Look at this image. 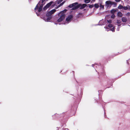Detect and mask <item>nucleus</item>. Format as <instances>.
I'll list each match as a JSON object with an SVG mask.
<instances>
[{"label":"nucleus","mask_w":130,"mask_h":130,"mask_svg":"<svg viewBox=\"0 0 130 130\" xmlns=\"http://www.w3.org/2000/svg\"><path fill=\"white\" fill-rule=\"evenodd\" d=\"M108 26L109 27L111 28L113 27V25L111 24H108Z\"/></svg>","instance_id":"f3484780"},{"label":"nucleus","mask_w":130,"mask_h":130,"mask_svg":"<svg viewBox=\"0 0 130 130\" xmlns=\"http://www.w3.org/2000/svg\"><path fill=\"white\" fill-rule=\"evenodd\" d=\"M62 1V0H61V1H56L55 2V4H59V3H60L61 2V1Z\"/></svg>","instance_id":"4468645a"},{"label":"nucleus","mask_w":130,"mask_h":130,"mask_svg":"<svg viewBox=\"0 0 130 130\" xmlns=\"http://www.w3.org/2000/svg\"><path fill=\"white\" fill-rule=\"evenodd\" d=\"M89 5V7L90 8H92L94 6V5H90L88 4V5Z\"/></svg>","instance_id":"aec40b11"},{"label":"nucleus","mask_w":130,"mask_h":130,"mask_svg":"<svg viewBox=\"0 0 130 130\" xmlns=\"http://www.w3.org/2000/svg\"><path fill=\"white\" fill-rule=\"evenodd\" d=\"M122 21L123 22H125L127 21V19L125 17H123L122 18Z\"/></svg>","instance_id":"9d476101"},{"label":"nucleus","mask_w":130,"mask_h":130,"mask_svg":"<svg viewBox=\"0 0 130 130\" xmlns=\"http://www.w3.org/2000/svg\"><path fill=\"white\" fill-rule=\"evenodd\" d=\"M121 22L120 20H117V23L118 24H120V23Z\"/></svg>","instance_id":"a878e982"},{"label":"nucleus","mask_w":130,"mask_h":130,"mask_svg":"<svg viewBox=\"0 0 130 130\" xmlns=\"http://www.w3.org/2000/svg\"><path fill=\"white\" fill-rule=\"evenodd\" d=\"M77 6L78 7V8L80 7V8L81 9H83L87 5L86 4H80L78 5L77 4Z\"/></svg>","instance_id":"0eeeda50"},{"label":"nucleus","mask_w":130,"mask_h":130,"mask_svg":"<svg viewBox=\"0 0 130 130\" xmlns=\"http://www.w3.org/2000/svg\"><path fill=\"white\" fill-rule=\"evenodd\" d=\"M116 11V10L115 9H113L111 10L110 11L111 13L113 14H114V13Z\"/></svg>","instance_id":"ddd939ff"},{"label":"nucleus","mask_w":130,"mask_h":130,"mask_svg":"<svg viewBox=\"0 0 130 130\" xmlns=\"http://www.w3.org/2000/svg\"><path fill=\"white\" fill-rule=\"evenodd\" d=\"M118 28L117 29V31H118L119 30V28H120V27H121V25L120 24L119 25H118Z\"/></svg>","instance_id":"412c9836"},{"label":"nucleus","mask_w":130,"mask_h":130,"mask_svg":"<svg viewBox=\"0 0 130 130\" xmlns=\"http://www.w3.org/2000/svg\"><path fill=\"white\" fill-rule=\"evenodd\" d=\"M107 21L108 23L109 24H111L112 22V21L111 20H107Z\"/></svg>","instance_id":"a211bd4d"},{"label":"nucleus","mask_w":130,"mask_h":130,"mask_svg":"<svg viewBox=\"0 0 130 130\" xmlns=\"http://www.w3.org/2000/svg\"><path fill=\"white\" fill-rule=\"evenodd\" d=\"M73 17L72 15H69L66 19V21L64 22V23H62V24H68L70 22L73 18Z\"/></svg>","instance_id":"20e7f679"},{"label":"nucleus","mask_w":130,"mask_h":130,"mask_svg":"<svg viewBox=\"0 0 130 130\" xmlns=\"http://www.w3.org/2000/svg\"><path fill=\"white\" fill-rule=\"evenodd\" d=\"M48 0H41L39 3L37 4L35 9V11L37 14L38 16L39 15V13L38 12H40L42 10V7L45 4V2Z\"/></svg>","instance_id":"f257e3e1"},{"label":"nucleus","mask_w":130,"mask_h":130,"mask_svg":"<svg viewBox=\"0 0 130 130\" xmlns=\"http://www.w3.org/2000/svg\"><path fill=\"white\" fill-rule=\"evenodd\" d=\"M56 11L55 9L52 10L51 11L48 12L46 14V15L44 17H41L45 22H50L52 18L51 15Z\"/></svg>","instance_id":"7ed1b4c3"},{"label":"nucleus","mask_w":130,"mask_h":130,"mask_svg":"<svg viewBox=\"0 0 130 130\" xmlns=\"http://www.w3.org/2000/svg\"><path fill=\"white\" fill-rule=\"evenodd\" d=\"M85 2L86 3H88L90 2V0H85Z\"/></svg>","instance_id":"2eb2a0df"},{"label":"nucleus","mask_w":130,"mask_h":130,"mask_svg":"<svg viewBox=\"0 0 130 130\" xmlns=\"http://www.w3.org/2000/svg\"><path fill=\"white\" fill-rule=\"evenodd\" d=\"M67 11L66 10H64L63 11H62L58 14V17L57 20V22L61 23H59V24H62V23H64L63 20L65 19V12Z\"/></svg>","instance_id":"f03ea898"},{"label":"nucleus","mask_w":130,"mask_h":130,"mask_svg":"<svg viewBox=\"0 0 130 130\" xmlns=\"http://www.w3.org/2000/svg\"><path fill=\"white\" fill-rule=\"evenodd\" d=\"M118 8L119 9H123V6L121 5H120L118 6Z\"/></svg>","instance_id":"dca6fc26"},{"label":"nucleus","mask_w":130,"mask_h":130,"mask_svg":"<svg viewBox=\"0 0 130 130\" xmlns=\"http://www.w3.org/2000/svg\"><path fill=\"white\" fill-rule=\"evenodd\" d=\"M123 9L124 10H130V7L129 6L127 5L126 6L123 7Z\"/></svg>","instance_id":"1a4fd4ad"},{"label":"nucleus","mask_w":130,"mask_h":130,"mask_svg":"<svg viewBox=\"0 0 130 130\" xmlns=\"http://www.w3.org/2000/svg\"><path fill=\"white\" fill-rule=\"evenodd\" d=\"M53 3V2H51L49 3H48L44 7V10H46L47 8H48L52 4V3Z\"/></svg>","instance_id":"6e6552de"},{"label":"nucleus","mask_w":130,"mask_h":130,"mask_svg":"<svg viewBox=\"0 0 130 130\" xmlns=\"http://www.w3.org/2000/svg\"><path fill=\"white\" fill-rule=\"evenodd\" d=\"M118 15L121 17L122 16V14L121 12H119L118 13Z\"/></svg>","instance_id":"9b49d317"},{"label":"nucleus","mask_w":130,"mask_h":130,"mask_svg":"<svg viewBox=\"0 0 130 130\" xmlns=\"http://www.w3.org/2000/svg\"><path fill=\"white\" fill-rule=\"evenodd\" d=\"M104 28H106V30L107 31H108L109 30V29L106 26Z\"/></svg>","instance_id":"5701e85b"},{"label":"nucleus","mask_w":130,"mask_h":130,"mask_svg":"<svg viewBox=\"0 0 130 130\" xmlns=\"http://www.w3.org/2000/svg\"><path fill=\"white\" fill-rule=\"evenodd\" d=\"M105 4V6L108 7L111 6L112 5L114 4V3L110 1H107L106 2Z\"/></svg>","instance_id":"423d86ee"},{"label":"nucleus","mask_w":130,"mask_h":130,"mask_svg":"<svg viewBox=\"0 0 130 130\" xmlns=\"http://www.w3.org/2000/svg\"><path fill=\"white\" fill-rule=\"evenodd\" d=\"M111 18H114L115 17V16L114 14H113L111 16Z\"/></svg>","instance_id":"b1692460"},{"label":"nucleus","mask_w":130,"mask_h":130,"mask_svg":"<svg viewBox=\"0 0 130 130\" xmlns=\"http://www.w3.org/2000/svg\"><path fill=\"white\" fill-rule=\"evenodd\" d=\"M99 6V5L98 4H96L94 5V7L96 8H98Z\"/></svg>","instance_id":"f8f14e48"},{"label":"nucleus","mask_w":130,"mask_h":130,"mask_svg":"<svg viewBox=\"0 0 130 130\" xmlns=\"http://www.w3.org/2000/svg\"><path fill=\"white\" fill-rule=\"evenodd\" d=\"M111 30L113 32L115 31V27H113L111 29Z\"/></svg>","instance_id":"4be33fe9"},{"label":"nucleus","mask_w":130,"mask_h":130,"mask_svg":"<svg viewBox=\"0 0 130 130\" xmlns=\"http://www.w3.org/2000/svg\"><path fill=\"white\" fill-rule=\"evenodd\" d=\"M117 2H119L120 1V0H115Z\"/></svg>","instance_id":"c85d7f7f"},{"label":"nucleus","mask_w":130,"mask_h":130,"mask_svg":"<svg viewBox=\"0 0 130 130\" xmlns=\"http://www.w3.org/2000/svg\"><path fill=\"white\" fill-rule=\"evenodd\" d=\"M102 21V20H100V22H99V25H103V24H100V23Z\"/></svg>","instance_id":"bb28decb"},{"label":"nucleus","mask_w":130,"mask_h":130,"mask_svg":"<svg viewBox=\"0 0 130 130\" xmlns=\"http://www.w3.org/2000/svg\"><path fill=\"white\" fill-rule=\"evenodd\" d=\"M94 66V64H92V66L93 67V66Z\"/></svg>","instance_id":"c756f323"},{"label":"nucleus","mask_w":130,"mask_h":130,"mask_svg":"<svg viewBox=\"0 0 130 130\" xmlns=\"http://www.w3.org/2000/svg\"><path fill=\"white\" fill-rule=\"evenodd\" d=\"M100 7L102 8H104V6L103 5H102L101 4H100Z\"/></svg>","instance_id":"393cba45"},{"label":"nucleus","mask_w":130,"mask_h":130,"mask_svg":"<svg viewBox=\"0 0 130 130\" xmlns=\"http://www.w3.org/2000/svg\"><path fill=\"white\" fill-rule=\"evenodd\" d=\"M95 0H92L91 2V3H93L94 2H95Z\"/></svg>","instance_id":"cd10ccee"},{"label":"nucleus","mask_w":130,"mask_h":130,"mask_svg":"<svg viewBox=\"0 0 130 130\" xmlns=\"http://www.w3.org/2000/svg\"><path fill=\"white\" fill-rule=\"evenodd\" d=\"M77 3H75L69 5L68 7L70 8L73 7L72 8V10H75L78 8V7L77 6Z\"/></svg>","instance_id":"39448f33"},{"label":"nucleus","mask_w":130,"mask_h":130,"mask_svg":"<svg viewBox=\"0 0 130 130\" xmlns=\"http://www.w3.org/2000/svg\"><path fill=\"white\" fill-rule=\"evenodd\" d=\"M64 3V2H62V3L60 4L57 7V8H58V7H60V6L62 5Z\"/></svg>","instance_id":"6ab92c4d"}]
</instances>
